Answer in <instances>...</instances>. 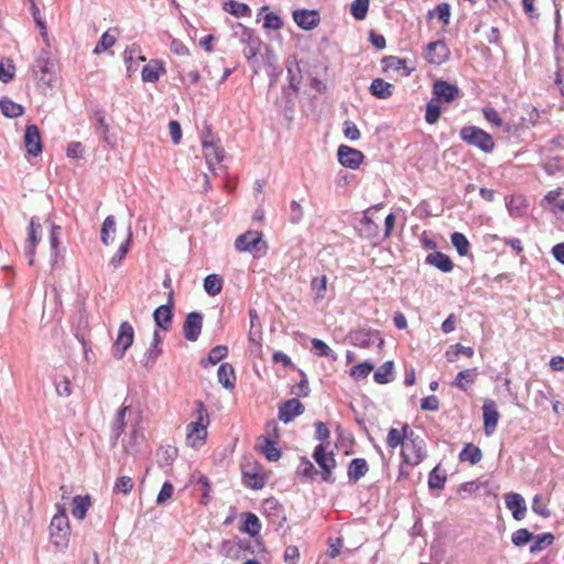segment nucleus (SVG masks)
<instances>
[{"label": "nucleus", "mask_w": 564, "mask_h": 564, "mask_svg": "<svg viewBox=\"0 0 564 564\" xmlns=\"http://www.w3.org/2000/svg\"><path fill=\"white\" fill-rule=\"evenodd\" d=\"M132 231L130 227H126L119 234L116 227V220L113 216H107L101 228V241L105 245H117L118 250L110 259L112 265H120L123 257L129 251V245L131 242Z\"/></svg>", "instance_id": "obj_1"}, {"label": "nucleus", "mask_w": 564, "mask_h": 564, "mask_svg": "<svg viewBox=\"0 0 564 564\" xmlns=\"http://www.w3.org/2000/svg\"><path fill=\"white\" fill-rule=\"evenodd\" d=\"M195 404L196 417L186 427V445L200 448L207 442L210 416L203 401H196Z\"/></svg>", "instance_id": "obj_2"}, {"label": "nucleus", "mask_w": 564, "mask_h": 564, "mask_svg": "<svg viewBox=\"0 0 564 564\" xmlns=\"http://www.w3.org/2000/svg\"><path fill=\"white\" fill-rule=\"evenodd\" d=\"M56 513L50 523V536L58 551H64L69 544L72 528L64 506H56Z\"/></svg>", "instance_id": "obj_3"}, {"label": "nucleus", "mask_w": 564, "mask_h": 564, "mask_svg": "<svg viewBox=\"0 0 564 564\" xmlns=\"http://www.w3.org/2000/svg\"><path fill=\"white\" fill-rule=\"evenodd\" d=\"M426 456L425 444L421 436H416L409 426L406 437L401 449V458L404 464L419 465Z\"/></svg>", "instance_id": "obj_4"}, {"label": "nucleus", "mask_w": 564, "mask_h": 564, "mask_svg": "<svg viewBox=\"0 0 564 564\" xmlns=\"http://www.w3.org/2000/svg\"><path fill=\"white\" fill-rule=\"evenodd\" d=\"M460 139L469 145H475L482 152H492L496 142L489 132L484 131L477 126H465L459 130Z\"/></svg>", "instance_id": "obj_5"}, {"label": "nucleus", "mask_w": 564, "mask_h": 564, "mask_svg": "<svg viewBox=\"0 0 564 564\" xmlns=\"http://www.w3.org/2000/svg\"><path fill=\"white\" fill-rule=\"evenodd\" d=\"M235 248L238 251H250L254 257H260V254L267 253L268 245L261 231L249 230L238 235L235 239Z\"/></svg>", "instance_id": "obj_6"}, {"label": "nucleus", "mask_w": 564, "mask_h": 564, "mask_svg": "<svg viewBox=\"0 0 564 564\" xmlns=\"http://www.w3.org/2000/svg\"><path fill=\"white\" fill-rule=\"evenodd\" d=\"M313 458L322 470V477L326 482H334L335 477L333 470L336 467L335 454L327 452L325 445H316L313 453Z\"/></svg>", "instance_id": "obj_7"}, {"label": "nucleus", "mask_w": 564, "mask_h": 564, "mask_svg": "<svg viewBox=\"0 0 564 564\" xmlns=\"http://www.w3.org/2000/svg\"><path fill=\"white\" fill-rule=\"evenodd\" d=\"M134 338V328L130 322H121L118 328L117 338L113 344V356L117 359L123 358L127 349L132 346Z\"/></svg>", "instance_id": "obj_8"}, {"label": "nucleus", "mask_w": 564, "mask_h": 564, "mask_svg": "<svg viewBox=\"0 0 564 564\" xmlns=\"http://www.w3.org/2000/svg\"><path fill=\"white\" fill-rule=\"evenodd\" d=\"M424 58L433 65H441L446 62L451 56V48L444 40H436L435 42L427 43L424 50Z\"/></svg>", "instance_id": "obj_9"}, {"label": "nucleus", "mask_w": 564, "mask_h": 564, "mask_svg": "<svg viewBox=\"0 0 564 564\" xmlns=\"http://www.w3.org/2000/svg\"><path fill=\"white\" fill-rule=\"evenodd\" d=\"M54 61H52V58H50L46 54L36 58L33 66V74L39 83L46 84V86H52V80L54 78Z\"/></svg>", "instance_id": "obj_10"}, {"label": "nucleus", "mask_w": 564, "mask_h": 564, "mask_svg": "<svg viewBox=\"0 0 564 564\" xmlns=\"http://www.w3.org/2000/svg\"><path fill=\"white\" fill-rule=\"evenodd\" d=\"M202 145L205 160L207 162L209 170L213 173H216L218 166H220L225 156L221 145L217 144V142L214 141H207V139H204L202 141Z\"/></svg>", "instance_id": "obj_11"}, {"label": "nucleus", "mask_w": 564, "mask_h": 564, "mask_svg": "<svg viewBox=\"0 0 564 564\" xmlns=\"http://www.w3.org/2000/svg\"><path fill=\"white\" fill-rule=\"evenodd\" d=\"M43 228L41 223L36 221L35 218H31L29 221V229L26 235L25 253L29 258L30 265L34 263L35 248L42 237Z\"/></svg>", "instance_id": "obj_12"}, {"label": "nucleus", "mask_w": 564, "mask_h": 564, "mask_svg": "<svg viewBox=\"0 0 564 564\" xmlns=\"http://www.w3.org/2000/svg\"><path fill=\"white\" fill-rule=\"evenodd\" d=\"M500 417V413L497 409V403L494 399H485L482 402V420H484V430L487 436L495 433L498 421Z\"/></svg>", "instance_id": "obj_13"}, {"label": "nucleus", "mask_w": 564, "mask_h": 564, "mask_svg": "<svg viewBox=\"0 0 564 564\" xmlns=\"http://www.w3.org/2000/svg\"><path fill=\"white\" fill-rule=\"evenodd\" d=\"M432 94H434L440 101L453 102L460 98L462 90L458 86L453 83L444 82V79H437L433 83Z\"/></svg>", "instance_id": "obj_14"}, {"label": "nucleus", "mask_w": 564, "mask_h": 564, "mask_svg": "<svg viewBox=\"0 0 564 564\" xmlns=\"http://www.w3.org/2000/svg\"><path fill=\"white\" fill-rule=\"evenodd\" d=\"M337 156L343 166L350 167L351 170L359 167L365 159L362 151L355 150V148H350V145L346 144L338 147Z\"/></svg>", "instance_id": "obj_15"}, {"label": "nucleus", "mask_w": 564, "mask_h": 564, "mask_svg": "<svg viewBox=\"0 0 564 564\" xmlns=\"http://www.w3.org/2000/svg\"><path fill=\"white\" fill-rule=\"evenodd\" d=\"M203 329V315L199 312H189L183 323L184 337L187 340H197Z\"/></svg>", "instance_id": "obj_16"}, {"label": "nucleus", "mask_w": 564, "mask_h": 564, "mask_svg": "<svg viewBox=\"0 0 564 564\" xmlns=\"http://www.w3.org/2000/svg\"><path fill=\"white\" fill-rule=\"evenodd\" d=\"M24 145L26 152L31 155H39L43 151L42 138L35 123L26 126L24 130Z\"/></svg>", "instance_id": "obj_17"}, {"label": "nucleus", "mask_w": 564, "mask_h": 564, "mask_svg": "<svg viewBox=\"0 0 564 564\" xmlns=\"http://www.w3.org/2000/svg\"><path fill=\"white\" fill-rule=\"evenodd\" d=\"M174 307V292L170 290L167 294V302L165 305H160L153 313L156 325L161 328H169L173 317Z\"/></svg>", "instance_id": "obj_18"}, {"label": "nucleus", "mask_w": 564, "mask_h": 564, "mask_svg": "<svg viewBox=\"0 0 564 564\" xmlns=\"http://www.w3.org/2000/svg\"><path fill=\"white\" fill-rule=\"evenodd\" d=\"M505 503L506 507L511 510L512 517L516 520H522L524 519L528 507L525 505L524 498L520 494H514V491H511V494L505 495Z\"/></svg>", "instance_id": "obj_19"}, {"label": "nucleus", "mask_w": 564, "mask_h": 564, "mask_svg": "<svg viewBox=\"0 0 564 564\" xmlns=\"http://www.w3.org/2000/svg\"><path fill=\"white\" fill-rule=\"evenodd\" d=\"M304 411L305 406L299 399H288L279 408V417L281 421L291 422L296 415L303 414Z\"/></svg>", "instance_id": "obj_20"}, {"label": "nucleus", "mask_w": 564, "mask_h": 564, "mask_svg": "<svg viewBox=\"0 0 564 564\" xmlns=\"http://www.w3.org/2000/svg\"><path fill=\"white\" fill-rule=\"evenodd\" d=\"M166 68L160 58H151L141 69V78L144 83H158Z\"/></svg>", "instance_id": "obj_21"}, {"label": "nucleus", "mask_w": 564, "mask_h": 564, "mask_svg": "<svg viewBox=\"0 0 564 564\" xmlns=\"http://www.w3.org/2000/svg\"><path fill=\"white\" fill-rule=\"evenodd\" d=\"M381 64L384 72L395 70L401 75H411L415 69L414 66L409 65L406 58L397 57V55H388V57H383Z\"/></svg>", "instance_id": "obj_22"}, {"label": "nucleus", "mask_w": 564, "mask_h": 564, "mask_svg": "<svg viewBox=\"0 0 564 564\" xmlns=\"http://www.w3.org/2000/svg\"><path fill=\"white\" fill-rule=\"evenodd\" d=\"M479 376L478 368H465V370H460L453 380V387H456L463 392H468L470 387L476 383L477 378Z\"/></svg>", "instance_id": "obj_23"}, {"label": "nucleus", "mask_w": 564, "mask_h": 564, "mask_svg": "<svg viewBox=\"0 0 564 564\" xmlns=\"http://www.w3.org/2000/svg\"><path fill=\"white\" fill-rule=\"evenodd\" d=\"M367 473H369V463L364 457H355L348 464L347 477L350 482H358Z\"/></svg>", "instance_id": "obj_24"}, {"label": "nucleus", "mask_w": 564, "mask_h": 564, "mask_svg": "<svg viewBox=\"0 0 564 564\" xmlns=\"http://www.w3.org/2000/svg\"><path fill=\"white\" fill-rule=\"evenodd\" d=\"M293 18L295 23L303 29H313L319 22L318 12L308 11V9H297V11H294Z\"/></svg>", "instance_id": "obj_25"}, {"label": "nucleus", "mask_w": 564, "mask_h": 564, "mask_svg": "<svg viewBox=\"0 0 564 564\" xmlns=\"http://www.w3.org/2000/svg\"><path fill=\"white\" fill-rule=\"evenodd\" d=\"M370 93L379 99H388L394 91V86L384 82L382 77H376L369 86Z\"/></svg>", "instance_id": "obj_26"}, {"label": "nucleus", "mask_w": 564, "mask_h": 564, "mask_svg": "<svg viewBox=\"0 0 564 564\" xmlns=\"http://www.w3.org/2000/svg\"><path fill=\"white\" fill-rule=\"evenodd\" d=\"M218 382L223 384L225 389H235L237 377L235 369L230 364H221L218 371Z\"/></svg>", "instance_id": "obj_27"}, {"label": "nucleus", "mask_w": 564, "mask_h": 564, "mask_svg": "<svg viewBox=\"0 0 564 564\" xmlns=\"http://www.w3.org/2000/svg\"><path fill=\"white\" fill-rule=\"evenodd\" d=\"M90 506L91 499L89 495H76L73 499L72 508V513L75 519L84 520Z\"/></svg>", "instance_id": "obj_28"}, {"label": "nucleus", "mask_w": 564, "mask_h": 564, "mask_svg": "<svg viewBox=\"0 0 564 564\" xmlns=\"http://www.w3.org/2000/svg\"><path fill=\"white\" fill-rule=\"evenodd\" d=\"M425 260L430 265H434L443 272H451L454 269V262L444 252H431Z\"/></svg>", "instance_id": "obj_29"}, {"label": "nucleus", "mask_w": 564, "mask_h": 564, "mask_svg": "<svg viewBox=\"0 0 564 564\" xmlns=\"http://www.w3.org/2000/svg\"><path fill=\"white\" fill-rule=\"evenodd\" d=\"M406 430H409V425L406 423L401 426V429H390L387 435V444L390 448H397V446H402L404 448V440L406 437Z\"/></svg>", "instance_id": "obj_30"}, {"label": "nucleus", "mask_w": 564, "mask_h": 564, "mask_svg": "<svg viewBox=\"0 0 564 564\" xmlns=\"http://www.w3.org/2000/svg\"><path fill=\"white\" fill-rule=\"evenodd\" d=\"M0 109L2 115L9 118L22 117L24 113L22 105L15 104V101L10 100V98L7 97L0 99Z\"/></svg>", "instance_id": "obj_31"}, {"label": "nucleus", "mask_w": 564, "mask_h": 564, "mask_svg": "<svg viewBox=\"0 0 564 564\" xmlns=\"http://www.w3.org/2000/svg\"><path fill=\"white\" fill-rule=\"evenodd\" d=\"M440 98L433 95L432 99L427 101L425 109V119L427 123H436L442 116V107L440 105Z\"/></svg>", "instance_id": "obj_32"}, {"label": "nucleus", "mask_w": 564, "mask_h": 564, "mask_svg": "<svg viewBox=\"0 0 564 564\" xmlns=\"http://www.w3.org/2000/svg\"><path fill=\"white\" fill-rule=\"evenodd\" d=\"M224 288V280L219 274H208L204 280V289L210 296H217Z\"/></svg>", "instance_id": "obj_33"}, {"label": "nucleus", "mask_w": 564, "mask_h": 564, "mask_svg": "<svg viewBox=\"0 0 564 564\" xmlns=\"http://www.w3.org/2000/svg\"><path fill=\"white\" fill-rule=\"evenodd\" d=\"M460 462H469V464H478L481 460V451L477 445L466 444L459 452Z\"/></svg>", "instance_id": "obj_34"}, {"label": "nucleus", "mask_w": 564, "mask_h": 564, "mask_svg": "<svg viewBox=\"0 0 564 564\" xmlns=\"http://www.w3.org/2000/svg\"><path fill=\"white\" fill-rule=\"evenodd\" d=\"M243 523L240 530H242V532H247L250 535L259 534L261 530V523L259 518H257L256 513L246 512L243 513Z\"/></svg>", "instance_id": "obj_35"}, {"label": "nucleus", "mask_w": 564, "mask_h": 564, "mask_svg": "<svg viewBox=\"0 0 564 564\" xmlns=\"http://www.w3.org/2000/svg\"><path fill=\"white\" fill-rule=\"evenodd\" d=\"M261 50V41L258 36L251 35V33L246 34V45L243 50V55L248 59L256 58L258 53Z\"/></svg>", "instance_id": "obj_36"}, {"label": "nucleus", "mask_w": 564, "mask_h": 564, "mask_svg": "<svg viewBox=\"0 0 564 564\" xmlns=\"http://www.w3.org/2000/svg\"><path fill=\"white\" fill-rule=\"evenodd\" d=\"M460 354H464L465 356H467V358H473L475 350L474 348H471V346H464L457 343V345H454L449 349H447V351L445 352V357L447 361L454 362L456 361V359H458Z\"/></svg>", "instance_id": "obj_37"}, {"label": "nucleus", "mask_w": 564, "mask_h": 564, "mask_svg": "<svg viewBox=\"0 0 564 564\" xmlns=\"http://www.w3.org/2000/svg\"><path fill=\"white\" fill-rule=\"evenodd\" d=\"M447 479L446 471L440 468V466L433 467L429 475V487L431 489H443Z\"/></svg>", "instance_id": "obj_38"}, {"label": "nucleus", "mask_w": 564, "mask_h": 564, "mask_svg": "<svg viewBox=\"0 0 564 564\" xmlns=\"http://www.w3.org/2000/svg\"><path fill=\"white\" fill-rule=\"evenodd\" d=\"M392 369V361H386V364L381 365L373 373V380H376L377 383H389V381L393 379Z\"/></svg>", "instance_id": "obj_39"}, {"label": "nucleus", "mask_w": 564, "mask_h": 564, "mask_svg": "<svg viewBox=\"0 0 564 564\" xmlns=\"http://www.w3.org/2000/svg\"><path fill=\"white\" fill-rule=\"evenodd\" d=\"M227 354H228L227 346H224V345L215 346L214 348H212L209 350L207 359L203 360L202 364H203V366L217 365V362H219V361H221V359L226 358Z\"/></svg>", "instance_id": "obj_40"}, {"label": "nucleus", "mask_w": 564, "mask_h": 564, "mask_svg": "<svg viewBox=\"0 0 564 564\" xmlns=\"http://www.w3.org/2000/svg\"><path fill=\"white\" fill-rule=\"evenodd\" d=\"M249 317H250V329H249V339L251 343H259V339L261 337V324L259 322V316L257 311L254 308H251L249 311Z\"/></svg>", "instance_id": "obj_41"}, {"label": "nucleus", "mask_w": 564, "mask_h": 564, "mask_svg": "<svg viewBox=\"0 0 564 564\" xmlns=\"http://www.w3.org/2000/svg\"><path fill=\"white\" fill-rule=\"evenodd\" d=\"M370 0H354L350 4V13L358 21H362L369 12Z\"/></svg>", "instance_id": "obj_42"}, {"label": "nucleus", "mask_w": 564, "mask_h": 564, "mask_svg": "<svg viewBox=\"0 0 564 564\" xmlns=\"http://www.w3.org/2000/svg\"><path fill=\"white\" fill-rule=\"evenodd\" d=\"M225 9L236 17L251 15L250 7L245 4V2H238V0H228L225 4Z\"/></svg>", "instance_id": "obj_43"}, {"label": "nucleus", "mask_w": 564, "mask_h": 564, "mask_svg": "<svg viewBox=\"0 0 564 564\" xmlns=\"http://www.w3.org/2000/svg\"><path fill=\"white\" fill-rule=\"evenodd\" d=\"M15 76V66L12 58H4L0 61V80L2 83H10Z\"/></svg>", "instance_id": "obj_44"}, {"label": "nucleus", "mask_w": 564, "mask_h": 564, "mask_svg": "<svg viewBox=\"0 0 564 564\" xmlns=\"http://www.w3.org/2000/svg\"><path fill=\"white\" fill-rule=\"evenodd\" d=\"M452 242L459 254H468L470 250V242L467 239L466 235L460 234V231H455L452 235Z\"/></svg>", "instance_id": "obj_45"}, {"label": "nucleus", "mask_w": 564, "mask_h": 564, "mask_svg": "<svg viewBox=\"0 0 564 564\" xmlns=\"http://www.w3.org/2000/svg\"><path fill=\"white\" fill-rule=\"evenodd\" d=\"M260 451L264 454L268 460H279L281 457V451L276 447V442L272 441V438H264V443L260 446Z\"/></svg>", "instance_id": "obj_46"}, {"label": "nucleus", "mask_w": 564, "mask_h": 564, "mask_svg": "<svg viewBox=\"0 0 564 564\" xmlns=\"http://www.w3.org/2000/svg\"><path fill=\"white\" fill-rule=\"evenodd\" d=\"M129 406H122L116 414V417L112 422V432L116 437L121 436L126 429V413L129 411Z\"/></svg>", "instance_id": "obj_47"}, {"label": "nucleus", "mask_w": 564, "mask_h": 564, "mask_svg": "<svg viewBox=\"0 0 564 564\" xmlns=\"http://www.w3.org/2000/svg\"><path fill=\"white\" fill-rule=\"evenodd\" d=\"M327 275L323 274L318 278H313L311 289L315 293V300H323L327 291Z\"/></svg>", "instance_id": "obj_48"}, {"label": "nucleus", "mask_w": 564, "mask_h": 564, "mask_svg": "<svg viewBox=\"0 0 564 564\" xmlns=\"http://www.w3.org/2000/svg\"><path fill=\"white\" fill-rule=\"evenodd\" d=\"M555 536L552 533L538 534L535 538L533 536V543L530 546V551H542V549L546 547V545L553 544Z\"/></svg>", "instance_id": "obj_49"}, {"label": "nucleus", "mask_w": 564, "mask_h": 564, "mask_svg": "<svg viewBox=\"0 0 564 564\" xmlns=\"http://www.w3.org/2000/svg\"><path fill=\"white\" fill-rule=\"evenodd\" d=\"M375 365L370 364V361H362L361 364L355 365L350 368V376L355 378V380H360V378H367L373 370Z\"/></svg>", "instance_id": "obj_50"}, {"label": "nucleus", "mask_w": 564, "mask_h": 564, "mask_svg": "<svg viewBox=\"0 0 564 564\" xmlns=\"http://www.w3.org/2000/svg\"><path fill=\"white\" fill-rule=\"evenodd\" d=\"M134 487V482L131 476H119L113 484L115 492H122L123 495H129Z\"/></svg>", "instance_id": "obj_51"}, {"label": "nucleus", "mask_w": 564, "mask_h": 564, "mask_svg": "<svg viewBox=\"0 0 564 564\" xmlns=\"http://www.w3.org/2000/svg\"><path fill=\"white\" fill-rule=\"evenodd\" d=\"M115 42L116 35H113L111 31H105V33H102V35L100 36L94 52L97 53V55H99V53L106 52L108 47L113 46Z\"/></svg>", "instance_id": "obj_52"}, {"label": "nucleus", "mask_w": 564, "mask_h": 564, "mask_svg": "<svg viewBox=\"0 0 564 564\" xmlns=\"http://www.w3.org/2000/svg\"><path fill=\"white\" fill-rule=\"evenodd\" d=\"M532 539L533 534L530 533L529 529L525 528L517 529L511 536L512 543L519 547L520 545L528 544V542L532 541Z\"/></svg>", "instance_id": "obj_53"}, {"label": "nucleus", "mask_w": 564, "mask_h": 564, "mask_svg": "<svg viewBox=\"0 0 564 564\" xmlns=\"http://www.w3.org/2000/svg\"><path fill=\"white\" fill-rule=\"evenodd\" d=\"M196 480L199 484L200 490H202L200 503L202 505L209 503L212 487H210V481H209L208 477L204 476V475H198Z\"/></svg>", "instance_id": "obj_54"}, {"label": "nucleus", "mask_w": 564, "mask_h": 564, "mask_svg": "<svg viewBox=\"0 0 564 564\" xmlns=\"http://www.w3.org/2000/svg\"><path fill=\"white\" fill-rule=\"evenodd\" d=\"M243 479L245 482L252 489H261L265 484L262 476L257 475V473L243 471Z\"/></svg>", "instance_id": "obj_55"}, {"label": "nucleus", "mask_w": 564, "mask_h": 564, "mask_svg": "<svg viewBox=\"0 0 564 564\" xmlns=\"http://www.w3.org/2000/svg\"><path fill=\"white\" fill-rule=\"evenodd\" d=\"M482 115L487 121L490 123H494L495 127H502L503 120L501 116L499 115L498 110L494 107H484L482 108Z\"/></svg>", "instance_id": "obj_56"}, {"label": "nucleus", "mask_w": 564, "mask_h": 564, "mask_svg": "<svg viewBox=\"0 0 564 564\" xmlns=\"http://www.w3.org/2000/svg\"><path fill=\"white\" fill-rule=\"evenodd\" d=\"M532 509L535 513L541 514V517H550L551 514L549 506L543 501L541 495L533 497Z\"/></svg>", "instance_id": "obj_57"}, {"label": "nucleus", "mask_w": 564, "mask_h": 564, "mask_svg": "<svg viewBox=\"0 0 564 564\" xmlns=\"http://www.w3.org/2000/svg\"><path fill=\"white\" fill-rule=\"evenodd\" d=\"M174 494V486L173 482L165 481L163 482L158 496H156V502L159 505L165 503L167 499H171Z\"/></svg>", "instance_id": "obj_58"}, {"label": "nucleus", "mask_w": 564, "mask_h": 564, "mask_svg": "<svg viewBox=\"0 0 564 564\" xmlns=\"http://www.w3.org/2000/svg\"><path fill=\"white\" fill-rule=\"evenodd\" d=\"M524 113H525V116L522 117V120L524 121V123L536 124L538 121H540V112H539L538 108L534 107V105H527L524 107Z\"/></svg>", "instance_id": "obj_59"}, {"label": "nucleus", "mask_w": 564, "mask_h": 564, "mask_svg": "<svg viewBox=\"0 0 564 564\" xmlns=\"http://www.w3.org/2000/svg\"><path fill=\"white\" fill-rule=\"evenodd\" d=\"M312 348L317 354V356H333V351L327 343L323 341V339H318V337H313Z\"/></svg>", "instance_id": "obj_60"}, {"label": "nucleus", "mask_w": 564, "mask_h": 564, "mask_svg": "<svg viewBox=\"0 0 564 564\" xmlns=\"http://www.w3.org/2000/svg\"><path fill=\"white\" fill-rule=\"evenodd\" d=\"M344 135L350 140L360 139V131L355 122L351 120H345L344 122Z\"/></svg>", "instance_id": "obj_61"}, {"label": "nucleus", "mask_w": 564, "mask_h": 564, "mask_svg": "<svg viewBox=\"0 0 564 564\" xmlns=\"http://www.w3.org/2000/svg\"><path fill=\"white\" fill-rule=\"evenodd\" d=\"M283 25V20H281L280 15L275 14V12H268L264 15V28L269 29H280Z\"/></svg>", "instance_id": "obj_62"}, {"label": "nucleus", "mask_w": 564, "mask_h": 564, "mask_svg": "<svg viewBox=\"0 0 564 564\" xmlns=\"http://www.w3.org/2000/svg\"><path fill=\"white\" fill-rule=\"evenodd\" d=\"M170 137L172 142L180 143L182 140V126L177 120H171L169 123Z\"/></svg>", "instance_id": "obj_63"}, {"label": "nucleus", "mask_w": 564, "mask_h": 564, "mask_svg": "<svg viewBox=\"0 0 564 564\" xmlns=\"http://www.w3.org/2000/svg\"><path fill=\"white\" fill-rule=\"evenodd\" d=\"M291 216L290 219L292 223H300L303 219V208L297 200H292L290 204Z\"/></svg>", "instance_id": "obj_64"}]
</instances>
